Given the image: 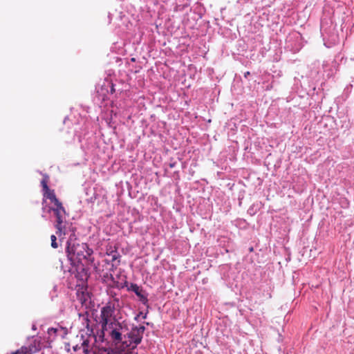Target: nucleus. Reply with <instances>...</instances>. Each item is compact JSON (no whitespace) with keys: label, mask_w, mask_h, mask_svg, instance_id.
Wrapping results in <instances>:
<instances>
[{"label":"nucleus","mask_w":354,"mask_h":354,"mask_svg":"<svg viewBox=\"0 0 354 354\" xmlns=\"http://www.w3.org/2000/svg\"><path fill=\"white\" fill-rule=\"evenodd\" d=\"M41 350V342L34 339L28 346H23L11 354H35Z\"/></svg>","instance_id":"39448f33"},{"label":"nucleus","mask_w":354,"mask_h":354,"mask_svg":"<svg viewBox=\"0 0 354 354\" xmlns=\"http://www.w3.org/2000/svg\"><path fill=\"white\" fill-rule=\"evenodd\" d=\"M250 73L249 71H247L244 73V77H247L248 75H250Z\"/></svg>","instance_id":"4468645a"},{"label":"nucleus","mask_w":354,"mask_h":354,"mask_svg":"<svg viewBox=\"0 0 354 354\" xmlns=\"http://www.w3.org/2000/svg\"><path fill=\"white\" fill-rule=\"evenodd\" d=\"M64 215L56 216V224L55 225H62Z\"/></svg>","instance_id":"f8f14e48"},{"label":"nucleus","mask_w":354,"mask_h":354,"mask_svg":"<svg viewBox=\"0 0 354 354\" xmlns=\"http://www.w3.org/2000/svg\"><path fill=\"white\" fill-rule=\"evenodd\" d=\"M115 308L110 303H108L106 306L101 308L100 313V323L102 328H106L109 327L111 323L117 321L114 317Z\"/></svg>","instance_id":"20e7f679"},{"label":"nucleus","mask_w":354,"mask_h":354,"mask_svg":"<svg viewBox=\"0 0 354 354\" xmlns=\"http://www.w3.org/2000/svg\"><path fill=\"white\" fill-rule=\"evenodd\" d=\"M48 176L46 175L41 181V185L42 186L44 192V197L49 199L53 203H58L59 200L56 197L55 191L53 189H50L48 186Z\"/></svg>","instance_id":"423d86ee"},{"label":"nucleus","mask_w":354,"mask_h":354,"mask_svg":"<svg viewBox=\"0 0 354 354\" xmlns=\"http://www.w3.org/2000/svg\"><path fill=\"white\" fill-rule=\"evenodd\" d=\"M50 240H51V247L55 249L57 248L58 245L57 243V238L54 234L50 236Z\"/></svg>","instance_id":"9b49d317"},{"label":"nucleus","mask_w":354,"mask_h":354,"mask_svg":"<svg viewBox=\"0 0 354 354\" xmlns=\"http://www.w3.org/2000/svg\"><path fill=\"white\" fill-rule=\"evenodd\" d=\"M74 234L71 235L67 241L66 252L69 259L73 260L76 258L79 261L84 259H88L93 254V250L89 248L86 243H73Z\"/></svg>","instance_id":"f257e3e1"},{"label":"nucleus","mask_w":354,"mask_h":354,"mask_svg":"<svg viewBox=\"0 0 354 354\" xmlns=\"http://www.w3.org/2000/svg\"><path fill=\"white\" fill-rule=\"evenodd\" d=\"M174 166V164H171V165H170V167H173Z\"/></svg>","instance_id":"2eb2a0df"},{"label":"nucleus","mask_w":354,"mask_h":354,"mask_svg":"<svg viewBox=\"0 0 354 354\" xmlns=\"http://www.w3.org/2000/svg\"><path fill=\"white\" fill-rule=\"evenodd\" d=\"M55 227L57 230L56 234L58 236L62 237V236H65V228L62 225H55Z\"/></svg>","instance_id":"9d476101"},{"label":"nucleus","mask_w":354,"mask_h":354,"mask_svg":"<svg viewBox=\"0 0 354 354\" xmlns=\"http://www.w3.org/2000/svg\"><path fill=\"white\" fill-rule=\"evenodd\" d=\"M145 330V327L144 326L133 327L131 330L127 333L128 337L130 339L129 342L124 341V342H122V350L124 351L129 347H131V349L136 348L142 342Z\"/></svg>","instance_id":"7ed1b4c3"},{"label":"nucleus","mask_w":354,"mask_h":354,"mask_svg":"<svg viewBox=\"0 0 354 354\" xmlns=\"http://www.w3.org/2000/svg\"><path fill=\"white\" fill-rule=\"evenodd\" d=\"M106 254L108 256L111 257V261L113 263L112 266H114V262L118 261V265L120 263V259L121 257L120 254L118 252V248L115 246L109 245L106 247Z\"/></svg>","instance_id":"6e6552de"},{"label":"nucleus","mask_w":354,"mask_h":354,"mask_svg":"<svg viewBox=\"0 0 354 354\" xmlns=\"http://www.w3.org/2000/svg\"><path fill=\"white\" fill-rule=\"evenodd\" d=\"M250 252L253 251V248H251L250 249Z\"/></svg>","instance_id":"dca6fc26"},{"label":"nucleus","mask_w":354,"mask_h":354,"mask_svg":"<svg viewBox=\"0 0 354 354\" xmlns=\"http://www.w3.org/2000/svg\"><path fill=\"white\" fill-rule=\"evenodd\" d=\"M55 207L49 208V212H53L55 216L64 215L66 214L65 208L63 207L62 203L59 201L58 203H54Z\"/></svg>","instance_id":"1a4fd4ad"},{"label":"nucleus","mask_w":354,"mask_h":354,"mask_svg":"<svg viewBox=\"0 0 354 354\" xmlns=\"http://www.w3.org/2000/svg\"><path fill=\"white\" fill-rule=\"evenodd\" d=\"M138 297L139 300L143 304H147L148 303V299L145 292L140 288L137 284L131 283L130 288Z\"/></svg>","instance_id":"0eeeda50"},{"label":"nucleus","mask_w":354,"mask_h":354,"mask_svg":"<svg viewBox=\"0 0 354 354\" xmlns=\"http://www.w3.org/2000/svg\"><path fill=\"white\" fill-rule=\"evenodd\" d=\"M57 329H56V328H50V329H49V330H48V333H50L51 332H53L54 333H57Z\"/></svg>","instance_id":"ddd939ff"},{"label":"nucleus","mask_w":354,"mask_h":354,"mask_svg":"<svg viewBox=\"0 0 354 354\" xmlns=\"http://www.w3.org/2000/svg\"><path fill=\"white\" fill-rule=\"evenodd\" d=\"M124 327L122 324L118 321H115L109 325V327L106 328H102V337L104 336L105 332L108 333V336L110 337V340L115 346H118L121 344L120 347L122 346V332Z\"/></svg>","instance_id":"f03ea898"}]
</instances>
